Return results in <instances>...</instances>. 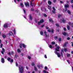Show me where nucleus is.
I'll return each instance as SVG.
<instances>
[{
	"label": "nucleus",
	"instance_id": "obj_3",
	"mask_svg": "<svg viewBox=\"0 0 73 73\" xmlns=\"http://www.w3.org/2000/svg\"><path fill=\"white\" fill-rule=\"evenodd\" d=\"M42 23H44V20L43 19H42L40 20V21H38V24L39 25H40V24H42Z\"/></svg>",
	"mask_w": 73,
	"mask_h": 73
},
{
	"label": "nucleus",
	"instance_id": "obj_6",
	"mask_svg": "<svg viewBox=\"0 0 73 73\" xmlns=\"http://www.w3.org/2000/svg\"><path fill=\"white\" fill-rule=\"evenodd\" d=\"M64 6L66 8L69 7V5L68 4H65Z\"/></svg>",
	"mask_w": 73,
	"mask_h": 73
},
{
	"label": "nucleus",
	"instance_id": "obj_58",
	"mask_svg": "<svg viewBox=\"0 0 73 73\" xmlns=\"http://www.w3.org/2000/svg\"><path fill=\"white\" fill-rule=\"evenodd\" d=\"M63 29H64V31H66V28L64 27Z\"/></svg>",
	"mask_w": 73,
	"mask_h": 73
},
{
	"label": "nucleus",
	"instance_id": "obj_62",
	"mask_svg": "<svg viewBox=\"0 0 73 73\" xmlns=\"http://www.w3.org/2000/svg\"><path fill=\"white\" fill-rule=\"evenodd\" d=\"M71 27H73V23L71 24Z\"/></svg>",
	"mask_w": 73,
	"mask_h": 73
},
{
	"label": "nucleus",
	"instance_id": "obj_39",
	"mask_svg": "<svg viewBox=\"0 0 73 73\" xmlns=\"http://www.w3.org/2000/svg\"><path fill=\"white\" fill-rule=\"evenodd\" d=\"M7 60L8 61H9L11 60L10 58H7Z\"/></svg>",
	"mask_w": 73,
	"mask_h": 73
},
{
	"label": "nucleus",
	"instance_id": "obj_36",
	"mask_svg": "<svg viewBox=\"0 0 73 73\" xmlns=\"http://www.w3.org/2000/svg\"><path fill=\"white\" fill-rule=\"evenodd\" d=\"M22 45H22V44H21L19 46L21 48H22Z\"/></svg>",
	"mask_w": 73,
	"mask_h": 73
},
{
	"label": "nucleus",
	"instance_id": "obj_63",
	"mask_svg": "<svg viewBox=\"0 0 73 73\" xmlns=\"http://www.w3.org/2000/svg\"><path fill=\"white\" fill-rule=\"evenodd\" d=\"M71 3H73V0H72L71 1Z\"/></svg>",
	"mask_w": 73,
	"mask_h": 73
},
{
	"label": "nucleus",
	"instance_id": "obj_7",
	"mask_svg": "<svg viewBox=\"0 0 73 73\" xmlns=\"http://www.w3.org/2000/svg\"><path fill=\"white\" fill-rule=\"evenodd\" d=\"M2 51H1V52L2 54H4V52H5V50H4V49L3 48H2Z\"/></svg>",
	"mask_w": 73,
	"mask_h": 73
},
{
	"label": "nucleus",
	"instance_id": "obj_17",
	"mask_svg": "<svg viewBox=\"0 0 73 73\" xmlns=\"http://www.w3.org/2000/svg\"><path fill=\"white\" fill-rule=\"evenodd\" d=\"M67 28L68 30H70V27L69 26V25H67Z\"/></svg>",
	"mask_w": 73,
	"mask_h": 73
},
{
	"label": "nucleus",
	"instance_id": "obj_13",
	"mask_svg": "<svg viewBox=\"0 0 73 73\" xmlns=\"http://www.w3.org/2000/svg\"><path fill=\"white\" fill-rule=\"evenodd\" d=\"M48 3L49 5H51L52 4V2L50 1H48Z\"/></svg>",
	"mask_w": 73,
	"mask_h": 73
},
{
	"label": "nucleus",
	"instance_id": "obj_1",
	"mask_svg": "<svg viewBox=\"0 0 73 73\" xmlns=\"http://www.w3.org/2000/svg\"><path fill=\"white\" fill-rule=\"evenodd\" d=\"M59 48H60V46H57V47L55 48V50H56V51H55L54 52V53L56 54H57V55L58 57H60V56H61L60 54H59V53H58V52H57V51L58 52H59Z\"/></svg>",
	"mask_w": 73,
	"mask_h": 73
},
{
	"label": "nucleus",
	"instance_id": "obj_30",
	"mask_svg": "<svg viewBox=\"0 0 73 73\" xmlns=\"http://www.w3.org/2000/svg\"><path fill=\"white\" fill-rule=\"evenodd\" d=\"M51 44H52V45H54V44H55V42H51Z\"/></svg>",
	"mask_w": 73,
	"mask_h": 73
},
{
	"label": "nucleus",
	"instance_id": "obj_27",
	"mask_svg": "<svg viewBox=\"0 0 73 73\" xmlns=\"http://www.w3.org/2000/svg\"><path fill=\"white\" fill-rule=\"evenodd\" d=\"M61 20L62 21L63 23H65V21L64 20V19H62Z\"/></svg>",
	"mask_w": 73,
	"mask_h": 73
},
{
	"label": "nucleus",
	"instance_id": "obj_35",
	"mask_svg": "<svg viewBox=\"0 0 73 73\" xmlns=\"http://www.w3.org/2000/svg\"><path fill=\"white\" fill-rule=\"evenodd\" d=\"M67 57H69V56H70V55L69 54H67Z\"/></svg>",
	"mask_w": 73,
	"mask_h": 73
},
{
	"label": "nucleus",
	"instance_id": "obj_8",
	"mask_svg": "<svg viewBox=\"0 0 73 73\" xmlns=\"http://www.w3.org/2000/svg\"><path fill=\"white\" fill-rule=\"evenodd\" d=\"M44 33L46 37H48V35H46V31H44Z\"/></svg>",
	"mask_w": 73,
	"mask_h": 73
},
{
	"label": "nucleus",
	"instance_id": "obj_29",
	"mask_svg": "<svg viewBox=\"0 0 73 73\" xmlns=\"http://www.w3.org/2000/svg\"><path fill=\"white\" fill-rule=\"evenodd\" d=\"M34 69L35 71H37V68L36 67V66H34Z\"/></svg>",
	"mask_w": 73,
	"mask_h": 73
},
{
	"label": "nucleus",
	"instance_id": "obj_14",
	"mask_svg": "<svg viewBox=\"0 0 73 73\" xmlns=\"http://www.w3.org/2000/svg\"><path fill=\"white\" fill-rule=\"evenodd\" d=\"M1 62L2 63H4V59L3 58H2L1 59Z\"/></svg>",
	"mask_w": 73,
	"mask_h": 73
},
{
	"label": "nucleus",
	"instance_id": "obj_46",
	"mask_svg": "<svg viewBox=\"0 0 73 73\" xmlns=\"http://www.w3.org/2000/svg\"><path fill=\"white\" fill-rule=\"evenodd\" d=\"M44 68L45 70H47V69H48V68L47 67H45Z\"/></svg>",
	"mask_w": 73,
	"mask_h": 73
},
{
	"label": "nucleus",
	"instance_id": "obj_24",
	"mask_svg": "<svg viewBox=\"0 0 73 73\" xmlns=\"http://www.w3.org/2000/svg\"><path fill=\"white\" fill-rule=\"evenodd\" d=\"M40 34L41 35H43V32H42V31H41L40 32Z\"/></svg>",
	"mask_w": 73,
	"mask_h": 73
},
{
	"label": "nucleus",
	"instance_id": "obj_55",
	"mask_svg": "<svg viewBox=\"0 0 73 73\" xmlns=\"http://www.w3.org/2000/svg\"><path fill=\"white\" fill-rule=\"evenodd\" d=\"M66 43H65L64 44V46H66Z\"/></svg>",
	"mask_w": 73,
	"mask_h": 73
},
{
	"label": "nucleus",
	"instance_id": "obj_26",
	"mask_svg": "<svg viewBox=\"0 0 73 73\" xmlns=\"http://www.w3.org/2000/svg\"><path fill=\"white\" fill-rule=\"evenodd\" d=\"M13 62V59H11L10 60V62L11 63V62Z\"/></svg>",
	"mask_w": 73,
	"mask_h": 73
},
{
	"label": "nucleus",
	"instance_id": "obj_18",
	"mask_svg": "<svg viewBox=\"0 0 73 73\" xmlns=\"http://www.w3.org/2000/svg\"><path fill=\"white\" fill-rule=\"evenodd\" d=\"M58 18H60V17H61L62 16V15L58 14Z\"/></svg>",
	"mask_w": 73,
	"mask_h": 73
},
{
	"label": "nucleus",
	"instance_id": "obj_44",
	"mask_svg": "<svg viewBox=\"0 0 73 73\" xmlns=\"http://www.w3.org/2000/svg\"><path fill=\"white\" fill-rule=\"evenodd\" d=\"M48 31L49 32H50L51 31H50V29H48Z\"/></svg>",
	"mask_w": 73,
	"mask_h": 73
},
{
	"label": "nucleus",
	"instance_id": "obj_28",
	"mask_svg": "<svg viewBox=\"0 0 73 73\" xmlns=\"http://www.w3.org/2000/svg\"><path fill=\"white\" fill-rule=\"evenodd\" d=\"M22 45L23 46V48H25V47H26V46H25L24 44H22Z\"/></svg>",
	"mask_w": 73,
	"mask_h": 73
},
{
	"label": "nucleus",
	"instance_id": "obj_47",
	"mask_svg": "<svg viewBox=\"0 0 73 73\" xmlns=\"http://www.w3.org/2000/svg\"><path fill=\"white\" fill-rule=\"evenodd\" d=\"M18 56H17V55H15V58H17V57Z\"/></svg>",
	"mask_w": 73,
	"mask_h": 73
},
{
	"label": "nucleus",
	"instance_id": "obj_21",
	"mask_svg": "<svg viewBox=\"0 0 73 73\" xmlns=\"http://www.w3.org/2000/svg\"><path fill=\"white\" fill-rule=\"evenodd\" d=\"M67 13H68V14L70 15L71 13H70V11L68 10L67 11Z\"/></svg>",
	"mask_w": 73,
	"mask_h": 73
},
{
	"label": "nucleus",
	"instance_id": "obj_32",
	"mask_svg": "<svg viewBox=\"0 0 73 73\" xmlns=\"http://www.w3.org/2000/svg\"><path fill=\"white\" fill-rule=\"evenodd\" d=\"M9 36H10L9 33H8L7 34V37H9Z\"/></svg>",
	"mask_w": 73,
	"mask_h": 73
},
{
	"label": "nucleus",
	"instance_id": "obj_20",
	"mask_svg": "<svg viewBox=\"0 0 73 73\" xmlns=\"http://www.w3.org/2000/svg\"><path fill=\"white\" fill-rule=\"evenodd\" d=\"M9 33L10 34V36H12V35H13V34L12 32H10Z\"/></svg>",
	"mask_w": 73,
	"mask_h": 73
},
{
	"label": "nucleus",
	"instance_id": "obj_19",
	"mask_svg": "<svg viewBox=\"0 0 73 73\" xmlns=\"http://www.w3.org/2000/svg\"><path fill=\"white\" fill-rule=\"evenodd\" d=\"M30 4L31 6L32 7H33V5H35V4H34V3H30Z\"/></svg>",
	"mask_w": 73,
	"mask_h": 73
},
{
	"label": "nucleus",
	"instance_id": "obj_54",
	"mask_svg": "<svg viewBox=\"0 0 73 73\" xmlns=\"http://www.w3.org/2000/svg\"><path fill=\"white\" fill-rule=\"evenodd\" d=\"M44 16V17H46V15L45 14H44L43 15Z\"/></svg>",
	"mask_w": 73,
	"mask_h": 73
},
{
	"label": "nucleus",
	"instance_id": "obj_52",
	"mask_svg": "<svg viewBox=\"0 0 73 73\" xmlns=\"http://www.w3.org/2000/svg\"><path fill=\"white\" fill-rule=\"evenodd\" d=\"M44 57L45 58H47V56H46V55H44Z\"/></svg>",
	"mask_w": 73,
	"mask_h": 73
},
{
	"label": "nucleus",
	"instance_id": "obj_12",
	"mask_svg": "<svg viewBox=\"0 0 73 73\" xmlns=\"http://www.w3.org/2000/svg\"><path fill=\"white\" fill-rule=\"evenodd\" d=\"M20 5L21 6V7H24V5H23V3H20Z\"/></svg>",
	"mask_w": 73,
	"mask_h": 73
},
{
	"label": "nucleus",
	"instance_id": "obj_22",
	"mask_svg": "<svg viewBox=\"0 0 73 73\" xmlns=\"http://www.w3.org/2000/svg\"><path fill=\"white\" fill-rule=\"evenodd\" d=\"M13 33L14 35H16V31H15V29H14L13 30Z\"/></svg>",
	"mask_w": 73,
	"mask_h": 73
},
{
	"label": "nucleus",
	"instance_id": "obj_56",
	"mask_svg": "<svg viewBox=\"0 0 73 73\" xmlns=\"http://www.w3.org/2000/svg\"><path fill=\"white\" fill-rule=\"evenodd\" d=\"M51 32L52 33H53V29H52V31H51Z\"/></svg>",
	"mask_w": 73,
	"mask_h": 73
},
{
	"label": "nucleus",
	"instance_id": "obj_50",
	"mask_svg": "<svg viewBox=\"0 0 73 73\" xmlns=\"http://www.w3.org/2000/svg\"><path fill=\"white\" fill-rule=\"evenodd\" d=\"M54 38L55 39H57L58 38V37L57 36H55Z\"/></svg>",
	"mask_w": 73,
	"mask_h": 73
},
{
	"label": "nucleus",
	"instance_id": "obj_42",
	"mask_svg": "<svg viewBox=\"0 0 73 73\" xmlns=\"http://www.w3.org/2000/svg\"><path fill=\"white\" fill-rule=\"evenodd\" d=\"M0 48H3V44H1L0 45Z\"/></svg>",
	"mask_w": 73,
	"mask_h": 73
},
{
	"label": "nucleus",
	"instance_id": "obj_40",
	"mask_svg": "<svg viewBox=\"0 0 73 73\" xmlns=\"http://www.w3.org/2000/svg\"><path fill=\"white\" fill-rule=\"evenodd\" d=\"M31 65L32 66H34V65H35V63H33L31 64Z\"/></svg>",
	"mask_w": 73,
	"mask_h": 73
},
{
	"label": "nucleus",
	"instance_id": "obj_38",
	"mask_svg": "<svg viewBox=\"0 0 73 73\" xmlns=\"http://www.w3.org/2000/svg\"><path fill=\"white\" fill-rule=\"evenodd\" d=\"M35 20L36 23H37V20L36 19H35Z\"/></svg>",
	"mask_w": 73,
	"mask_h": 73
},
{
	"label": "nucleus",
	"instance_id": "obj_4",
	"mask_svg": "<svg viewBox=\"0 0 73 73\" xmlns=\"http://www.w3.org/2000/svg\"><path fill=\"white\" fill-rule=\"evenodd\" d=\"M25 5L27 7H29V3L27 2L26 3H25Z\"/></svg>",
	"mask_w": 73,
	"mask_h": 73
},
{
	"label": "nucleus",
	"instance_id": "obj_16",
	"mask_svg": "<svg viewBox=\"0 0 73 73\" xmlns=\"http://www.w3.org/2000/svg\"><path fill=\"white\" fill-rule=\"evenodd\" d=\"M64 52H67V50H68V49L67 48H64Z\"/></svg>",
	"mask_w": 73,
	"mask_h": 73
},
{
	"label": "nucleus",
	"instance_id": "obj_37",
	"mask_svg": "<svg viewBox=\"0 0 73 73\" xmlns=\"http://www.w3.org/2000/svg\"><path fill=\"white\" fill-rule=\"evenodd\" d=\"M53 2L54 3H56V0H53Z\"/></svg>",
	"mask_w": 73,
	"mask_h": 73
},
{
	"label": "nucleus",
	"instance_id": "obj_25",
	"mask_svg": "<svg viewBox=\"0 0 73 73\" xmlns=\"http://www.w3.org/2000/svg\"><path fill=\"white\" fill-rule=\"evenodd\" d=\"M2 36L3 37V38H5V35H4V34H3L2 35Z\"/></svg>",
	"mask_w": 73,
	"mask_h": 73
},
{
	"label": "nucleus",
	"instance_id": "obj_61",
	"mask_svg": "<svg viewBox=\"0 0 73 73\" xmlns=\"http://www.w3.org/2000/svg\"><path fill=\"white\" fill-rule=\"evenodd\" d=\"M71 44H72V46H73V42H71Z\"/></svg>",
	"mask_w": 73,
	"mask_h": 73
},
{
	"label": "nucleus",
	"instance_id": "obj_64",
	"mask_svg": "<svg viewBox=\"0 0 73 73\" xmlns=\"http://www.w3.org/2000/svg\"><path fill=\"white\" fill-rule=\"evenodd\" d=\"M13 53H14L12 51L11 52V54H13Z\"/></svg>",
	"mask_w": 73,
	"mask_h": 73
},
{
	"label": "nucleus",
	"instance_id": "obj_11",
	"mask_svg": "<svg viewBox=\"0 0 73 73\" xmlns=\"http://www.w3.org/2000/svg\"><path fill=\"white\" fill-rule=\"evenodd\" d=\"M17 50V52L18 53H21V51H20V50L19 48H18Z\"/></svg>",
	"mask_w": 73,
	"mask_h": 73
},
{
	"label": "nucleus",
	"instance_id": "obj_51",
	"mask_svg": "<svg viewBox=\"0 0 73 73\" xmlns=\"http://www.w3.org/2000/svg\"><path fill=\"white\" fill-rule=\"evenodd\" d=\"M70 37H67V40H70Z\"/></svg>",
	"mask_w": 73,
	"mask_h": 73
},
{
	"label": "nucleus",
	"instance_id": "obj_31",
	"mask_svg": "<svg viewBox=\"0 0 73 73\" xmlns=\"http://www.w3.org/2000/svg\"><path fill=\"white\" fill-rule=\"evenodd\" d=\"M62 34L64 36H65L66 35V33L64 32V33H62Z\"/></svg>",
	"mask_w": 73,
	"mask_h": 73
},
{
	"label": "nucleus",
	"instance_id": "obj_57",
	"mask_svg": "<svg viewBox=\"0 0 73 73\" xmlns=\"http://www.w3.org/2000/svg\"><path fill=\"white\" fill-rule=\"evenodd\" d=\"M63 52H64V50H61V53H63Z\"/></svg>",
	"mask_w": 73,
	"mask_h": 73
},
{
	"label": "nucleus",
	"instance_id": "obj_10",
	"mask_svg": "<svg viewBox=\"0 0 73 73\" xmlns=\"http://www.w3.org/2000/svg\"><path fill=\"white\" fill-rule=\"evenodd\" d=\"M29 19H30L31 20H32V15L31 14L29 15Z\"/></svg>",
	"mask_w": 73,
	"mask_h": 73
},
{
	"label": "nucleus",
	"instance_id": "obj_9",
	"mask_svg": "<svg viewBox=\"0 0 73 73\" xmlns=\"http://www.w3.org/2000/svg\"><path fill=\"white\" fill-rule=\"evenodd\" d=\"M4 28H7L8 27V24L6 23L3 26Z\"/></svg>",
	"mask_w": 73,
	"mask_h": 73
},
{
	"label": "nucleus",
	"instance_id": "obj_48",
	"mask_svg": "<svg viewBox=\"0 0 73 73\" xmlns=\"http://www.w3.org/2000/svg\"><path fill=\"white\" fill-rule=\"evenodd\" d=\"M60 2L61 3V4H63V3H64V2L62 1H60Z\"/></svg>",
	"mask_w": 73,
	"mask_h": 73
},
{
	"label": "nucleus",
	"instance_id": "obj_49",
	"mask_svg": "<svg viewBox=\"0 0 73 73\" xmlns=\"http://www.w3.org/2000/svg\"><path fill=\"white\" fill-rule=\"evenodd\" d=\"M15 64L16 65V66H18V64H17V62H16Z\"/></svg>",
	"mask_w": 73,
	"mask_h": 73
},
{
	"label": "nucleus",
	"instance_id": "obj_23",
	"mask_svg": "<svg viewBox=\"0 0 73 73\" xmlns=\"http://www.w3.org/2000/svg\"><path fill=\"white\" fill-rule=\"evenodd\" d=\"M49 21L50 22H51V23H52V22H53V20H52V19H49Z\"/></svg>",
	"mask_w": 73,
	"mask_h": 73
},
{
	"label": "nucleus",
	"instance_id": "obj_60",
	"mask_svg": "<svg viewBox=\"0 0 73 73\" xmlns=\"http://www.w3.org/2000/svg\"><path fill=\"white\" fill-rule=\"evenodd\" d=\"M43 73H46V71L44 70L43 72Z\"/></svg>",
	"mask_w": 73,
	"mask_h": 73
},
{
	"label": "nucleus",
	"instance_id": "obj_15",
	"mask_svg": "<svg viewBox=\"0 0 73 73\" xmlns=\"http://www.w3.org/2000/svg\"><path fill=\"white\" fill-rule=\"evenodd\" d=\"M48 9L50 10V11H51V7L49 6V5H48Z\"/></svg>",
	"mask_w": 73,
	"mask_h": 73
},
{
	"label": "nucleus",
	"instance_id": "obj_53",
	"mask_svg": "<svg viewBox=\"0 0 73 73\" xmlns=\"http://www.w3.org/2000/svg\"><path fill=\"white\" fill-rule=\"evenodd\" d=\"M67 62H68V64H70V61L69 60H67Z\"/></svg>",
	"mask_w": 73,
	"mask_h": 73
},
{
	"label": "nucleus",
	"instance_id": "obj_34",
	"mask_svg": "<svg viewBox=\"0 0 73 73\" xmlns=\"http://www.w3.org/2000/svg\"><path fill=\"white\" fill-rule=\"evenodd\" d=\"M56 25L57 27H59V25H58V24L57 23H56Z\"/></svg>",
	"mask_w": 73,
	"mask_h": 73
},
{
	"label": "nucleus",
	"instance_id": "obj_59",
	"mask_svg": "<svg viewBox=\"0 0 73 73\" xmlns=\"http://www.w3.org/2000/svg\"><path fill=\"white\" fill-rule=\"evenodd\" d=\"M66 2L67 3H68V4L69 3V2L68 1H66Z\"/></svg>",
	"mask_w": 73,
	"mask_h": 73
},
{
	"label": "nucleus",
	"instance_id": "obj_43",
	"mask_svg": "<svg viewBox=\"0 0 73 73\" xmlns=\"http://www.w3.org/2000/svg\"><path fill=\"white\" fill-rule=\"evenodd\" d=\"M49 47H50V48H52V46L51 45H49Z\"/></svg>",
	"mask_w": 73,
	"mask_h": 73
},
{
	"label": "nucleus",
	"instance_id": "obj_5",
	"mask_svg": "<svg viewBox=\"0 0 73 73\" xmlns=\"http://www.w3.org/2000/svg\"><path fill=\"white\" fill-rule=\"evenodd\" d=\"M52 9L53 10H52V12L53 13H56V12H55V11H56V10L55 9V8H54V7H52Z\"/></svg>",
	"mask_w": 73,
	"mask_h": 73
},
{
	"label": "nucleus",
	"instance_id": "obj_41",
	"mask_svg": "<svg viewBox=\"0 0 73 73\" xmlns=\"http://www.w3.org/2000/svg\"><path fill=\"white\" fill-rule=\"evenodd\" d=\"M28 58L30 60V59H31V56H28Z\"/></svg>",
	"mask_w": 73,
	"mask_h": 73
},
{
	"label": "nucleus",
	"instance_id": "obj_2",
	"mask_svg": "<svg viewBox=\"0 0 73 73\" xmlns=\"http://www.w3.org/2000/svg\"><path fill=\"white\" fill-rule=\"evenodd\" d=\"M19 69L20 73H24V68H23V66L19 65Z\"/></svg>",
	"mask_w": 73,
	"mask_h": 73
},
{
	"label": "nucleus",
	"instance_id": "obj_33",
	"mask_svg": "<svg viewBox=\"0 0 73 73\" xmlns=\"http://www.w3.org/2000/svg\"><path fill=\"white\" fill-rule=\"evenodd\" d=\"M23 11L24 12V13L25 14L26 13V11H25V9H23Z\"/></svg>",
	"mask_w": 73,
	"mask_h": 73
},
{
	"label": "nucleus",
	"instance_id": "obj_45",
	"mask_svg": "<svg viewBox=\"0 0 73 73\" xmlns=\"http://www.w3.org/2000/svg\"><path fill=\"white\" fill-rule=\"evenodd\" d=\"M58 40L60 42L61 41V38H59L58 39Z\"/></svg>",
	"mask_w": 73,
	"mask_h": 73
}]
</instances>
